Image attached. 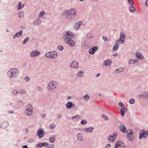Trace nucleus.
<instances>
[{"instance_id": "1", "label": "nucleus", "mask_w": 148, "mask_h": 148, "mask_svg": "<svg viewBox=\"0 0 148 148\" xmlns=\"http://www.w3.org/2000/svg\"><path fill=\"white\" fill-rule=\"evenodd\" d=\"M63 36L65 38L64 41L66 43L71 47L74 46L75 44V42L71 39L75 36L74 33L70 31H66L63 33Z\"/></svg>"}, {"instance_id": "2", "label": "nucleus", "mask_w": 148, "mask_h": 148, "mask_svg": "<svg viewBox=\"0 0 148 148\" xmlns=\"http://www.w3.org/2000/svg\"><path fill=\"white\" fill-rule=\"evenodd\" d=\"M62 14L65 15L66 18L68 20H72L77 15V11L75 8H72L69 10L64 11Z\"/></svg>"}, {"instance_id": "3", "label": "nucleus", "mask_w": 148, "mask_h": 148, "mask_svg": "<svg viewBox=\"0 0 148 148\" xmlns=\"http://www.w3.org/2000/svg\"><path fill=\"white\" fill-rule=\"evenodd\" d=\"M57 84L56 81L52 80L48 84L47 89L49 92H53L56 88Z\"/></svg>"}, {"instance_id": "4", "label": "nucleus", "mask_w": 148, "mask_h": 148, "mask_svg": "<svg viewBox=\"0 0 148 148\" xmlns=\"http://www.w3.org/2000/svg\"><path fill=\"white\" fill-rule=\"evenodd\" d=\"M26 111L25 112V114L27 116H31L32 115L33 113V107L32 106L29 104L26 106L25 108Z\"/></svg>"}, {"instance_id": "5", "label": "nucleus", "mask_w": 148, "mask_h": 148, "mask_svg": "<svg viewBox=\"0 0 148 148\" xmlns=\"http://www.w3.org/2000/svg\"><path fill=\"white\" fill-rule=\"evenodd\" d=\"M45 56L48 58L55 59L57 57V53L56 51H51L46 53Z\"/></svg>"}, {"instance_id": "6", "label": "nucleus", "mask_w": 148, "mask_h": 148, "mask_svg": "<svg viewBox=\"0 0 148 148\" xmlns=\"http://www.w3.org/2000/svg\"><path fill=\"white\" fill-rule=\"evenodd\" d=\"M139 139H141L143 138H147L148 136V131H145V130H141L139 133Z\"/></svg>"}, {"instance_id": "7", "label": "nucleus", "mask_w": 148, "mask_h": 148, "mask_svg": "<svg viewBox=\"0 0 148 148\" xmlns=\"http://www.w3.org/2000/svg\"><path fill=\"white\" fill-rule=\"evenodd\" d=\"M37 135L38 136L39 138H40L43 137L45 135V133L43 128H40L37 132Z\"/></svg>"}, {"instance_id": "8", "label": "nucleus", "mask_w": 148, "mask_h": 148, "mask_svg": "<svg viewBox=\"0 0 148 148\" xmlns=\"http://www.w3.org/2000/svg\"><path fill=\"white\" fill-rule=\"evenodd\" d=\"M141 53V51L140 50H138L136 51L135 56L137 59L142 60L144 59V56L143 55L140 54Z\"/></svg>"}, {"instance_id": "9", "label": "nucleus", "mask_w": 148, "mask_h": 148, "mask_svg": "<svg viewBox=\"0 0 148 148\" xmlns=\"http://www.w3.org/2000/svg\"><path fill=\"white\" fill-rule=\"evenodd\" d=\"M70 66L72 68L77 69L79 67V63L77 61L73 60L70 63Z\"/></svg>"}, {"instance_id": "10", "label": "nucleus", "mask_w": 148, "mask_h": 148, "mask_svg": "<svg viewBox=\"0 0 148 148\" xmlns=\"http://www.w3.org/2000/svg\"><path fill=\"white\" fill-rule=\"evenodd\" d=\"M40 54V52L39 51L37 50H35L30 53V56L32 57H34L39 56Z\"/></svg>"}, {"instance_id": "11", "label": "nucleus", "mask_w": 148, "mask_h": 148, "mask_svg": "<svg viewBox=\"0 0 148 148\" xmlns=\"http://www.w3.org/2000/svg\"><path fill=\"white\" fill-rule=\"evenodd\" d=\"M11 69L12 72V74L13 76V77H14L17 76L19 74V71L17 68H13Z\"/></svg>"}, {"instance_id": "12", "label": "nucleus", "mask_w": 148, "mask_h": 148, "mask_svg": "<svg viewBox=\"0 0 148 148\" xmlns=\"http://www.w3.org/2000/svg\"><path fill=\"white\" fill-rule=\"evenodd\" d=\"M66 106L67 109H69L75 107V104L71 101H68L66 104Z\"/></svg>"}, {"instance_id": "13", "label": "nucleus", "mask_w": 148, "mask_h": 148, "mask_svg": "<svg viewBox=\"0 0 148 148\" xmlns=\"http://www.w3.org/2000/svg\"><path fill=\"white\" fill-rule=\"evenodd\" d=\"M82 24V22L81 21H79L77 22L73 25V28L76 30H78L79 27Z\"/></svg>"}, {"instance_id": "14", "label": "nucleus", "mask_w": 148, "mask_h": 148, "mask_svg": "<svg viewBox=\"0 0 148 148\" xmlns=\"http://www.w3.org/2000/svg\"><path fill=\"white\" fill-rule=\"evenodd\" d=\"M127 137L128 139L131 141H133L134 139V136L133 133L132 132L130 133L127 132Z\"/></svg>"}, {"instance_id": "15", "label": "nucleus", "mask_w": 148, "mask_h": 148, "mask_svg": "<svg viewBox=\"0 0 148 148\" xmlns=\"http://www.w3.org/2000/svg\"><path fill=\"white\" fill-rule=\"evenodd\" d=\"M112 63L110 59H107L103 61V66H110Z\"/></svg>"}, {"instance_id": "16", "label": "nucleus", "mask_w": 148, "mask_h": 148, "mask_svg": "<svg viewBox=\"0 0 148 148\" xmlns=\"http://www.w3.org/2000/svg\"><path fill=\"white\" fill-rule=\"evenodd\" d=\"M98 47L97 46H94L89 49V53L91 54H93L95 51L97 50Z\"/></svg>"}, {"instance_id": "17", "label": "nucleus", "mask_w": 148, "mask_h": 148, "mask_svg": "<svg viewBox=\"0 0 148 148\" xmlns=\"http://www.w3.org/2000/svg\"><path fill=\"white\" fill-rule=\"evenodd\" d=\"M119 128L121 131L123 133H125L127 132V129L124 125L121 124L119 126Z\"/></svg>"}, {"instance_id": "18", "label": "nucleus", "mask_w": 148, "mask_h": 148, "mask_svg": "<svg viewBox=\"0 0 148 148\" xmlns=\"http://www.w3.org/2000/svg\"><path fill=\"white\" fill-rule=\"evenodd\" d=\"M41 19L38 17V18L36 19L33 22V24L34 26H37L39 25L41 23Z\"/></svg>"}, {"instance_id": "19", "label": "nucleus", "mask_w": 148, "mask_h": 148, "mask_svg": "<svg viewBox=\"0 0 148 148\" xmlns=\"http://www.w3.org/2000/svg\"><path fill=\"white\" fill-rule=\"evenodd\" d=\"M48 145L49 144L48 143H40L36 145V147H37L40 148L42 146L47 147Z\"/></svg>"}, {"instance_id": "20", "label": "nucleus", "mask_w": 148, "mask_h": 148, "mask_svg": "<svg viewBox=\"0 0 148 148\" xmlns=\"http://www.w3.org/2000/svg\"><path fill=\"white\" fill-rule=\"evenodd\" d=\"M116 145L117 146V147H125V146L124 144L121 141H117L116 143Z\"/></svg>"}, {"instance_id": "21", "label": "nucleus", "mask_w": 148, "mask_h": 148, "mask_svg": "<svg viewBox=\"0 0 148 148\" xmlns=\"http://www.w3.org/2000/svg\"><path fill=\"white\" fill-rule=\"evenodd\" d=\"M147 93L146 92V94H140L138 95V97L143 99H148V95Z\"/></svg>"}, {"instance_id": "22", "label": "nucleus", "mask_w": 148, "mask_h": 148, "mask_svg": "<svg viewBox=\"0 0 148 148\" xmlns=\"http://www.w3.org/2000/svg\"><path fill=\"white\" fill-rule=\"evenodd\" d=\"M8 125V123L7 121H4L1 124V127L3 129H4Z\"/></svg>"}, {"instance_id": "23", "label": "nucleus", "mask_w": 148, "mask_h": 148, "mask_svg": "<svg viewBox=\"0 0 148 148\" xmlns=\"http://www.w3.org/2000/svg\"><path fill=\"white\" fill-rule=\"evenodd\" d=\"M138 60L137 59H136L134 60L130 59L128 62V63L129 64H132L136 63H137L138 62Z\"/></svg>"}, {"instance_id": "24", "label": "nucleus", "mask_w": 148, "mask_h": 148, "mask_svg": "<svg viewBox=\"0 0 148 148\" xmlns=\"http://www.w3.org/2000/svg\"><path fill=\"white\" fill-rule=\"evenodd\" d=\"M94 128L92 127H90L84 129L85 132L87 133H90L92 132Z\"/></svg>"}, {"instance_id": "25", "label": "nucleus", "mask_w": 148, "mask_h": 148, "mask_svg": "<svg viewBox=\"0 0 148 148\" xmlns=\"http://www.w3.org/2000/svg\"><path fill=\"white\" fill-rule=\"evenodd\" d=\"M77 140L79 141H82L84 140L83 137L81 133H79L77 135Z\"/></svg>"}, {"instance_id": "26", "label": "nucleus", "mask_w": 148, "mask_h": 148, "mask_svg": "<svg viewBox=\"0 0 148 148\" xmlns=\"http://www.w3.org/2000/svg\"><path fill=\"white\" fill-rule=\"evenodd\" d=\"M22 32L23 30H21L20 32H19L16 33V34L14 35V36H13V38H17L18 37L20 36L22 34Z\"/></svg>"}, {"instance_id": "27", "label": "nucleus", "mask_w": 148, "mask_h": 148, "mask_svg": "<svg viewBox=\"0 0 148 148\" xmlns=\"http://www.w3.org/2000/svg\"><path fill=\"white\" fill-rule=\"evenodd\" d=\"M56 136L55 135H53L50 136L49 141L51 143H53L55 141V138Z\"/></svg>"}, {"instance_id": "28", "label": "nucleus", "mask_w": 148, "mask_h": 148, "mask_svg": "<svg viewBox=\"0 0 148 148\" xmlns=\"http://www.w3.org/2000/svg\"><path fill=\"white\" fill-rule=\"evenodd\" d=\"M126 36L125 34L123 32H121L120 33L119 38L122 39V40H124V42L125 40V38Z\"/></svg>"}, {"instance_id": "29", "label": "nucleus", "mask_w": 148, "mask_h": 148, "mask_svg": "<svg viewBox=\"0 0 148 148\" xmlns=\"http://www.w3.org/2000/svg\"><path fill=\"white\" fill-rule=\"evenodd\" d=\"M127 109L125 108H122L121 109V112L122 116L125 115V111H127Z\"/></svg>"}, {"instance_id": "30", "label": "nucleus", "mask_w": 148, "mask_h": 148, "mask_svg": "<svg viewBox=\"0 0 148 148\" xmlns=\"http://www.w3.org/2000/svg\"><path fill=\"white\" fill-rule=\"evenodd\" d=\"M124 70V69L123 68L120 67L118 69H117L114 70L115 73H118L122 72Z\"/></svg>"}, {"instance_id": "31", "label": "nucleus", "mask_w": 148, "mask_h": 148, "mask_svg": "<svg viewBox=\"0 0 148 148\" xmlns=\"http://www.w3.org/2000/svg\"><path fill=\"white\" fill-rule=\"evenodd\" d=\"M82 46L84 48H87L88 47V45L86 41L82 42L81 43Z\"/></svg>"}, {"instance_id": "32", "label": "nucleus", "mask_w": 148, "mask_h": 148, "mask_svg": "<svg viewBox=\"0 0 148 148\" xmlns=\"http://www.w3.org/2000/svg\"><path fill=\"white\" fill-rule=\"evenodd\" d=\"M7 75L8 77L10 78H13V76L12 74V72L11 69L7 73Z\"/></svg>"}, {"instance_id": "33", "label": "nucleus", "mask_w": 148, "mask_h": 148, "mask_svg": "<svg viewBox=\"0 0 148 148\" xmlns=\"http://www.w3.org/2000/svg\"><path fill=\"white\" fill-rule=\"evenodd\" d=\"M115 139V138L113 136L109 135L108 137V140L110 142H113L114 140Z\"/></svg>"}, {"instance_id": "34", "label": "nucleus", "mask_w": 148, "mask_h": 148, "mask_svg": "<svg viewBox=\"0 0 148 148\" xmlns=\"http://www.w3.org/2000/svg\"><path fill=\"white\" fill-rule=\"evenodd\" d=\"M22 3L21 2H19L18 4V8L17 10H21L25 6V5L23 4H22Z\"/></svg>"}, {"instance_id": "35", "label": "nucleus", "mask_w": 148, "mask_h": 148, "mask_svg": "<svg viewBox=\"0 0 148 148\" xmlns=\"http://www.w3.org/2000/svg\"><path fill=\"white\" fill-rule=\"evenodd\" d=\"M84 75V72L82 71H81L77 73V76L79 77H83Z\"/></svg>"}, {"instance_id": "36", "label": "nucleus", "mask_w": 148, "mask_h": 148, "mask_svg": "<svg viewBox=\"0 0 148 148\" xmlns=\"http://www.w3.org/2000/svg\"><path fill=\"white\" fill-rule=\"evenodd\" d=\"M18 17L19 18L23 17L25 15L24 12H23L20 11L18 14Z\"/></svg>"}, {"instance_id": "37", "label": "nucleus", "mask_w": 148, "mask_h": 148, "mask_svg": "<svg viewBox=\"0 0 148 148\" xmlns=\"http://www.w3.org/2000/svg\"><path fill=\"white\" fill-rule=\"evenodd\" d=\"M129 11L132 12H134L136 10L135 8L133 7V6L130 5L129 8Z\"/></svg>"}, {"instance_id": "38", "label": "nucleus", "mask_w": 148, "mask_h": 148, "mask_svg": "<svg viewBox=\"0 0 148 148\" xmlns=\"http://www.w3.org/2000/svg\"><path fill=\"white\" fill-rule=\"evenodd\" d=\"M93 37V34L90 33H88L86 36V38L87 39L91 38Z\"/></svg>"}, {"instance_id": "39", "label": "nucleus", "mask_w": 148, "mask_h": 148, "mask_svg": "<svg viewBox=\"0 0 148 148\" xmlns=\"http://www.w3.org/2000/svg\"><path fill=\"white\" fill-rule=\"evenodd\" d=\"M124 42V40H122V39H119L117 40L116 42L115 43L118 44L120 43H123Z\"/></svg>"}, {"instance_id": "40", "label": "nucleus", "mask_w": 148, "mask_h": 148, "mask_svg": "<svg viewBox=\"0 0 148 148\" xmlns=\"http://www.w3.org/2000/svg\"><path fill=\"white\" fill-rule=\"evenodd\" d=\"M45 11H44V10L42 11L39 14L38 17H39V18L40 17H42L45 14Z\"/></svg>"}, {"instance_id": "41", "label": "nucleus", "mask_w": 148, "mask_h": 148, "mask_svg": "<svg viewBox=\"0 0 148 148\" xmlns=\"http://www.w3.org/2000/svg\"><path fill=\"white\" fill-rule=\"evenodd\" d=\"M56 125L53 123L51 124L49 126V128L51 130H53L55 128Z\"/></svg>"}, {"instance_id": "42", "label": "nucleus", "mask_w": 148, "mask_h": 148, "mask_svg": "<svg viewBox=\"0 0 148 148\" xmlns=\"http://www.w3.org/2000/svg\"><path fill=\"white\" fill-rule=\"evenodd\" d=\"M12 93L13 95L16 96L18 94V92L17 90H14L12 91Z\"/></svg>"}, {"instance_id": "43", "label": "nucleus", "mask_w": 148, "mask_h": 148, "mask_svg": "<svg viewBox=\"0 0 148 148\" xmlns=\"http://www.w3.org/2000/svg\"><path fill=\"white\" fill-rule=\"evenodd\" d=\"M29 40V38L28 37H27L23 40V44L25 45L26 43L28 42Z\"/></svg>"}, {"instance_id": "44", "label": "nucleus", "mask_w": 148, "mask_h": 148, "mask_svg": "<svg viewBox=\"0 0 148 148\" xmlns=\"http://www.w3.org/2000/svg\"><path fill=\"white\" fill-rule=\"evenodd\" d=\"M119 47V44L115 43L114 46L113 47V50L114 51L116 50Z\"/></svg>"}, {"instance_id": "45", "label": "nucleus", "mask_w": 148, "mask_h": 148, "mask_svg": "<svg viewBox=\"0 0 148 148\" xmlns=\"http://www.w3.org/2000/svg\"><path fill=\"white\" fill-rule=\"evenodd\" d=\"M90 98V96L88 95H86L84 96V99L86 101H88Z\"/></svg>"}, {"instance_id": "46", "label": "nucleus", "mask_w": 148, "mask_h": 148, "mask_svg": "<svg viewBox=\"0 0 148 148\" xmlns=\"http://www.w3.org/2000/svg\"><path fill=\"white\" fill-rule=\"evenodd\" d=\"M101 116L102 118H103L104 120H107L108 119V116H106L105 114H102L101 115Z\"/></svg>"}, {"instance_id": "47", "label": "nucleus", "mask_w": 148, "mask_h": 148, "mask_svg": "<svg viewBox=\"0 0 148 148\" xmlns=\"http://www.w3.org/2000/svg\"><path fill=\"white\" fill-rule=\"evenodd\" d=\"M87 123V122L85 120H82L81 122V124L82 125H84Z\"/></svg>"}, {"instance_id": "48", "label": "nucleus", "mask_w": 148, "mask_h": 148, "mask_svg": "<svg viewBox=\"0 0 148 148\" xmlns=\"http://www.w3.org/2000/svg\"><path fill=\"white\" fill-rule=\"evenodd\" d=\"M128 2L131 6H133L134 4V3L132 0H127Z\"/></svg>"}, {"instance_id": "49", "label": "nucleus", "mask_w": 148, "mask_h": 148, "mask_svg": "<svg viewBox=\"0 0 148 148\" xmlns=\"http://www.w3.org/2000/svg\"><path fill=\"white\" fill-rule=\"evenodd\" d=\"M119 105L122 108L126 107L124 104L121 102H120L119 103Z\"/></svg>"}, {"instance_id": "50", "label": "nucleus", "mask_w": 148, "mask_h": 148, "mask_svg": "<svg viewBox=\"0 0 148 148\" xmlns=\"http://www.w3.org/2000/svg\"><path fill=\"white\" fill-rule=\"evenodd\" d=\"M79 115H77L75 116H73L72 117V119H78L79 118Z\"/></svg>"}, {"instance_id": "51", "label": "nucleus", "mask_w": 148, "mask_h": 148, "mask_svg": "<svg viewBox=\"0 0 148 148\" xmlns=\"http://www.w3.org/2000/svg\"><path fill=\"white\" fill-rule=\"evenodd\" d=\"M135 101L134 99H132L130 100L129 102L131 104H133L134 103Z\"/></svg>"}, {"instance_id": "52", "label": "nucleus", "mask_w": 148, "mask_h": 148, "mask_svg": "<svg viewBox=\"0 0 148 148\" xmlns=\"http://www.w3.org/2000/svg\"><path fill=\"white\" fill-rule=\"evenodd\" d=\"M20 93L21 94H26L25 91L23 90H21L20 91Z\"/></svg>"}, {"instance_id": "53", "label": "nucleus", "mask_w": 148, "mask_h": 148, "mask_svg": "<svg viewBox=\"0 0 148 148\" xmlns=\"http://www.w3.org/2000/svg\"><path fill=\"white\" fill-rule=\"evenodd\" d=\"M58 48V49L60 51H62L63 49V47L62 46H59Z\"/></svg>"}, {"instance_id": "54", "label": "nucleus", "mask_w": 148, "mask_h": 148, "mask_svg": "<svg viewBox=\"0 0 148 148\" xmlns=\"http://www.w3.org/2000/svg\"><path fill=\"white\" fill-rule=\"evenodd\" d=\"M111 147V145L110 144H107L106 147L105 148H110Z\"/></svg>"}, {"instance_id": "55", "label": "nucleus", "mask_w": 148, "mask_h": 148, "mask_svg": "<svg viewBox=\"0 0 148 148\" xmlns=\"http://www.w3.org/2000/svg\"><path fill=\"white\" fill-rule=\"evenodd\" d=\"M57 118L58 119H60L62 117V115L60 114H58L56 115Z\"/></svg>"}, {"instance_id": "56", "label": "nucleus", "mask_w": 148, "mask_h": 148, "mask_svg": "<svg viewBox=\"0 0 148 148\" xmlns=\"http://www.w3.org/2000/svg\"><path fill=\"white\" fill-rule=\"evenodd\" d=\"M103 39L104 41H108V40L107 39V38L106 36H103Z\"/></svg>"}, {"instance_id": "57", "label": "nucleus", "mask_w": 148, "mask_h": 148, "mask_svg": "<svg viewBox=\"0 0 148 148\" xmlns=\"http://www.w3.org/2000/svg\"><path fill=\"white\" fill-rule=\"evenodd\" d=\"M8 113L9 114H13L14 113V112L13 111L9 110L8 111Z\"/></svg>"}, {"instance_id": "58", "label": "nucleus", "mask_w": 148, "mask_h": 148, "mask_svg": "<svg viewBox=\"0 0 148 148\" xmlns=\"http://www.w3.org/2000/svg\"><path fill=\"white\" fill-rule=\"evenodd\" d=\"M54 145L53 144H51L49 145V146L48 147V148H54Z\"/></svg>"}, {"instance_id": "59", "label": "nucleus", "mask_w": 148, "mask_h": 148, "mask_svg": "<svg viewBox=\"0 0 148 148\" xmlns=\"http://www.w3.org/2000/svg\"><path fill=\"white\" fill-rule=\"evenodd\" d=\"M25 79L27 81H28L30 80V79L28 76L26 77L25 78Z\"/></svg>"}, {"instance_id": "60", "label": "nucleus", "mask_w": 148, "mask_h": 148, "mask_svg": "<svg viewBox=\"0 0 148 148\" xmlns=\"http://www.w3.org/2000/svg\"><path fill=\"white\" fill-rule=\"evenodd\" d=\"M46 115L45 114H40V116L42 118H44L45 116Z\"/></svg>"}, {"instance_id": "61", "label": "nucleus", "mask_w": 148, "mask_h": 148, "mask_svg": "<svg viewBox=\"0 0 148 148\" xmlns=\"http://www.w3.org/2000/svg\"><path fill=\"white\" fill-rule=\"evenodd\" d=\"M117 135V134L116 132H114L113 134V136L114 137H116Z\"/></svg>"}, {"instance_id": "62", "label": "nucleus", "mask_w": 148, "mask_h": 148, "mask_svg": "<svg viewBox=\"0 0 148 148\" xmlns=\"http://www.w3.org/2000/svg\"><path fill=\"white\" fill-rule=\"evenodd\" d=\"M28 141L29 143H32L34 141V140L32 139H30Z\"/></svg>"}, {"instance_id": "63", "label": "nucleus", "mask_w": 148, "mask_h": 148, "mask_svg": "<svg viewBox=\"0 0 148 148\" xmlns=\"http://www.w3.org/2000/svg\"><path fill=\"white\" fill-rule=\"evenodd\" d=\"M23 148H28V146L27 145H25L22 146Z\"/></svg>"}, {"instance_id": "64", "label": "nucleus", "mask_w": 148, "mask_h": 148, "mask_svg": "<svg viewBox=\"0 0 148 148\" xmlns=\"http://www.w3.org/2000/svg\"><path fill=\"white\" fill-rule=\"evenodd\" d=\"M145 4H146V6L148 7V1H146V2H145Z\"/></svg>"}]
</instances>
